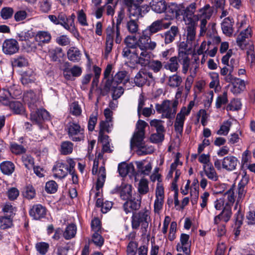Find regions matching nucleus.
Instances as JSON below:
<instances>
[{"label":"nucleus","mask_w":255,"mask_h":255,"mask_svg":"<svg viewBox=\"0 0 255 255\" xmlns=\"http://www.w3.org/2000/svg\"><path fill=\"white\" fill-rule=\"evenodd\" d=\"M146 38L140 40L139 48H124L122 52V56L129 60L133 64H139L142 66L148 65L150 69L154 73L159 72L163 67L161 61L158 60L150 61L151 51L156 47L155 42L148 43Z\"/></svg>","instance_id":"nucleus-1"},{"label":"nucleus","mask_w":255,"mask_h":255,"mask_svg":"<svg viewBox=\"0 0 255 255\" xmlns=\"http://www.w3.org/2000/svg\"><path fill=\"white\" fill-rule=\"evenodd\" d=\"M162 20H157L153 22L142 32V34L137 39L135 36L128 35L124 39V42L126 45L124 48H139L140 40L144 38L148 39V43L154 42L152 41L150 36L162 30Z\"/></svg>","instance_id":"nucleus-2"},{"label":"nucleus","mask_w":255,"mask_h":255,"mask_svg":"<svg viewBox=\"0 0 255 255\" xmlns=\"http://www.w3.org/2000/svg\"><path fill=\"white\" fill-rule=\"evenodd\" d=\"M76 162L70 158L66 159L65 162H56L52 170L54 176L59 179L65 178L69 173L72 176V180L74 184H77L78 182V176L75 173V166Z\"/></svg>","instance_id":"nucleus-3"},{"label":"nucleus","mask_w":255,"mask_h":255,"mask_svg":"<svg viewBox=\"0 0 255 255\" xmlns=\"http://www.w3.org/2000/svg\"><path fill=\"white\" fill-rule=\"evenodd\" d=\"M150 221V211L144 208L138 212L133 213L131 217V226L134 230L138 229L141 226L142 233L145 234Z\"/></svg>","instance_id":"nucleus-4"},{"label":"nucleus","mask_w":255,"mask_h":255,"mask_svg":"<svg viewBox=\"0 0 255 255\" xmlns=\"http://www.w3.org/2000/svg\"><path fill=\"white\" fill-rule=\"evenodd\" d=\"M125 17V11L123 9H121L118 11V16L116 18V22L113 21L112 25L109 26L107 27V41L110 44L112 42V36L115 33L116 34V43L120 44L122 41V36L120 31V25Z\"/></svg>","instance_id":"nucleus-5"},{"label":"nucleus","mask_w":255,"mask_h":255,"mask_svg":"<svg viewBox=\"0 0 255 255\" xmlns=\"http://www.w3.org/2000/svg\"><path fill=\"white\" fill-rule=\"evenodd\" d=\"M144 0H124L125 4L128 8L129 17L139 18L147 13L149 7L147 5H140Z\"/></svg>","instance_id":"nucleus-6"},{"label":"nucleus","mask_w":255,"mask_h":255,"mask_svg":"<svg viewBox=\"0 0 255 255\" xmlns=\"http://www.w3.org/2000/svg\"><path fill=\"white\" fill-rule=\"evenodd\" d=\"M69 137L73 141H80L85 138L84 129L78 123L70 122L67 125Z\"/></svg>","instance_id":"nucleus-7"},{"label":"nucleus","mask_w":255,"mask_h":255,"mask_svg":"<svg viewBox=\"0 0 255 255\" xmlns=\"http://www.w3.org/2000/svg\"><path fill=\"white\" fill-rule=\"evenodd\" d=\"M110 90L112 91V97L115 100L119 99L124 92V89L122 86H118V84L112 82L110 79H107L105 83L104 89L100 90V95L105 96Z\"/></svg>","instance_id":"nucleus-8"},{"label":"nucleus","mask_w":255,"mask_h":255,"mask_svg":"<svg viewBox=\"0 0 255 255\" xmlns=\"http://www.w3.org/2000/svg\"><path fill=\"white\" fill-rule=\"evenodd\" d=\"M199 13L200 34L202 35L206 32L207 20L210 19L213 14V10L209 4H206L199 10Z\"/></svg>","instance_id":"nucleus-9"},{"label":"nucleus","mask_w":255,"mask_h":255,"mask_svg":"<svg viewBox=\"0 0 255 255\" xmlns=\"http://www.w3.org/2000/svg\"><path fill=\"white\" fill-rule=\"evenodd\" d=\"M196 8V3L192 2L186 8L183 4V11L184 20L185 23H190L192 22H198L199 19V14H194Z\"/></svg>","instance_id":"nucleus-10"},{"label":"nucleus","mask_w":255,"mask_h":255,"mask_svg":"<svg viewBox=\"0 0 255 255\" xmlns=\"http://www.w3.org/2000/svg\"><path fill=\"white\" fill-rule=\"evenodd\" d=\"M23 101L27 105L30 111L37 110L40 104L39 96L31 90L24 94Z\"/></svg>","instance_id":"nucleus-11"},{"label":"nucleus","mask_w":255,"mask_h":255,"mask_svg":"<svg viewBox=\"0 0 255 255\" xmlns=\"http://www.w3.org/2000/svg\"><path fill=\"white\" fill-rule=\"evenodd\" d=\"M179 102L177 100L164 101L162 103L163 108V114L168 119H172L174 117Z\"/></svg>","instance_id":"nucleus-12"},{"label":"nucleus","mask_w":255,"mask_h":255,"mask_svg":"<svg viewBox=\"0 0 255 255\" xmlns=\"http://www.w3.org/2000/svg\"><path fill=\"white\" fill-rule=\"evenodd\" d=\"M30 111V120L33 124L40 126L43 121L47 120L49 118V113L45 109L37 108V110H33Z\"/></svg>","instance_id":"nucleus-13"},{"label":"nucleus","mask_w":255,"mask_h":255,"mask_svg":"<svg viewBox=\"0 0 255 255\" xmlns=\"http://www.w3.org/2000/svg\"><path fill=\"white\" fill-rule=\"evenodd\" d=\"M19 49L18 43L14 39H6L2 43V51L6 55H13L17 53Z\"/></svg>","instance_id":"nucleus-14"},{"label":"nucleus","mask_w":255,"mask_h":255,"mask_svg":"<svg viewBox=\"0 0 255 255\" xmlns=\"http://www.w3.org/2000/svg\"><path fill=\"white\" fill-rule=\"evenodd\" d=\"M111 193H119L121 198L124 200H126L132 197V186L128 184H122L121 186H117L113 189Z\"/></svg>","instance_id":"nucleus-15"},{"label":"nucleus","mask_w":255,"mask_h":255,"mask_svg":"<svg viewBox=\"0 0 255 255\" xmlns=\"http://www.w3.org/2000/svg\"><path fill=\"white\" fill-rule=\"evenodd\" d=\"M123 205V208L126 214L138 210L140 207L141 199L131 197L126 200Z\"/></svg>","instance_id":"nucleus-16"},{"label":"nucleus","mask_w":255,"mask_h":255,"mask_svg":"<svg viewBox=\"0 0 255 255\" xmlns=\"http://www.w3.org/2000/svg\"><path fill=\"white\" fill-rule=\"evenodd\" d=\"M179 33V29L176 26H172L170 29L167 30L163 34H158L156 35L157 37L163 38L165 44H168L172 43L175 39Z\"/></svg>","instance_id":"nucleus-17"},{"label":"nucleus","mask_w":255,"mask_h":255,"mask_svg":"<svg viewBox=\"0 0 255 255\" xmlns=\"http://www.w3.org/2000/svg\"><path fill=\"white\" fill-rule=\"evenodd\" d=\"M232 216V207L224 206L222 212L214 219V224L217 225L222 221L227 223Z\"/></svg>","instance_id":"nucleus-18"},{"label":"nucleus","mask_w":255,"mask_h":255,"mask_svg":"<svg viewBox=\"0 0 255 255\" xmlns=\"http://www.w3.org/2000/svg\"><path fill=\"white\" fill-rule=\"evenodd\" d=\"M239 164L238 158L233 155L225 157L222 161V168L228 171H233Z\"/></svg>","instance_id":"nucleus-19"},{"label":"nucleus","mask_w":255,"mask_h":255,"mask_svg":"<svg viewBox=\"0 0 255 255\" xmlns=\"http://www.w3.org/2000/svg\"><path fill=\"white\" fill-rule=\"evenodd\" d=\"M249 182V177L246 175H244L242 177V179L240 181L238 186V197L237 202L235 207V209H237L238 204L244 198L246 190H245V187L247 185Z\"/></svg>","instance_id":"nucleus-20"},{"label":"nucleus","mask_w":255,"mask_h":255,"mask_svg":"<svg viewBox=\"0 0 255 255\" xmlns=\"http://www.w3.org/2000/svg\"><path fill=\"white\" fill-rule=\"evenodd\" d=\"M29 215L35 220H39L45 217L46 209L41 204L33 205L29 211Z\"/></svg>","instance_id":"nucleus-21"},{"label":"nucleus","mask_w":255,"mask_h":255,"mask_svg":"<svg viewBox=\"0 0 255 255\" xmlns=\"http://www.w3.org/2000/svg\"><path fill=\"white\" fill-rule=\"evenodd\" d=\"M252 36L251 28L248 27L246 29L242 31L237 38V45L242 49L246 48L247 45V39H249Z\"/></svg>","instance_id":"nucleus-22"},{"label":"nucleus","mask_w":255,"mask_h":255,"mask_svg":"<svg viewBox=\"0 0 255 255\" xmlns=\"http://www.w3.org/2000/svg\"><path fill=\"white\" fill-rule=\"evenodd\" d=\"M52 36L48 31H38L35 36V41L39 46L48 44L51 42Z\"/></svg>","instance_id":"nucleus-23"},{"label":"nucleus","mask_w":255,"mask_h":255,"mask_svg":"<svg viewBox=\"0 0 255 255\" xmlns=\"http://www.w3.org/2000/svg\"><path fill=\"white\" fill-rule=\"evenodd\" d=\"M183 4H177L171 3L168 6L166 5V9L165 12L170 14V17H176L182 15Z\"/></svg>","instance_id":"nucleus-24"},{"label":"nucleus","mask_w":255,"mask_h":255,"mask_svg":"<svg viewBox=\"0 0 255 255\" xmlns=\"http://www.w3.org/2000/svg\"><path fill=\"white\" fill-rule=\"evenodd\" d=\"M177 58L178 62L182 65L183 73L186 74L188 70L190 63L188 53L187 51H179Z\"/></svg>","instance_id":"nucleus-25"},{"label":"nucleus","mask_w":255,"mask_h":255,"mask_svg":"<svg viewBox=\"0 0 255 255\" xmlns=\"http://www.w3.org/2000/svg\"><path fill=\"white\" fill-rule=\"evenodd\" d=\"M186 42L188 44H192L196 37V29L197 26V22H192L190 23H186Z\"/></svg>","instance_id":"nucleus-26"},{"label":"nucleus","mask_w":255,"mask_h":255,"mask_svg":"<svg viewBox=\"0 0 255 255\" xmlns=\"http://www.w3.org/2000/svg\"><path fill=\"white\" fill-rule=\"evenodd\" d=\"M234 21L230 17L225 18L221 24L222 30L224 34L226 35L230 36L233 33V24Z\"/></svg>","instance_id":"nucleus-27"},{"label":"nucleus","mask_w":255,"mask_h":255,"mask_svg":"<svg viewBox=\"0 0 255 255\" xmlns=\"http://www.w3.org/2000/svg\"><path fill=\"white\" fill-rule=\"evenodd\" d=\"M106 178V169L104 166H101L100 167L98 175V179L96 185V189L97 192L96 193V196H98L100 194L99 190L101 189L105 183V180Z\"/></svg>","instance_id":"nucleus-28"},{"label":"nucleus","mask_w":255,"mask_h":255,"mask_svg":"<svg viewBox=\"0 0 255 255\" xmlns=\"http://www.w3.org/2000/svg\"><path fill=\"white\" fill-rule=\"evenodd\" d=\"M232 87L231 91L234 94H239L243 92L246 89L245 82L244 80L240 78H236L231 84Z\"/></svg>","instance_id":"nucleus-29"},{"label":"nucleus","mask_w":255,"mask_h":255,"mask_svg":"<svg viewBox=\"0 0 255 255\" xmlns=\"http://www.w3.org/2000/svg\"><path fill=\"white\" fill-rule=\"evenodd\" d=\"M35 80V74L31 70H27L21 74V81L23 85L28 86L34 83Z\"/></svg>","instance_id":"nucleus-30"},{"label":"nucleus","mask_w":255,"mask_h":255,"mask_svg":"<svg viewBox=\"0 0 255 255\" xmlns=\"http://www.w3.org/2000/svg\"><path fill=\"white\" fill-rule=\"evenodd\" d=\"M151 9L156 13H161L166 9V3L164 0H152L150 2Z\"/></svg>","instance_id":"nucleus-31"},{"label":"nucleus","mask_w":255,"mask_h":255,"mask_svg":"<svg viewBox=\"0 0 255 255\" xmlns=\"http://www.w3.org/2000/svg\"><path fill=\"white\" fill-rule=\"evenodd\" d=\"M118 171L121 176L125 177L128 173L133 175L134 173V167L132 163H122L119 164Z\"/></svg>","instance_id":"nucleus-32"},{"label":"nucleus","mask_w":255,"mask_h":255,"mask_svg":"<svg viewBox=\"0 0 255 255\" xmlns=\"http://www.w3.org/2000/svg\"><path fill=\"white\" fill-rule=\"evenodd\" d=\"M68 59L73 62H78L80 61L82 53L81 51L77 47H70L67 53Z\"/></svg>","instance_id":"nucleus-33"},{"label":"nucleus","mask_w":255,"mask_h":255,"mask_svg":"<svg viewBox=\"0 0 255 255\" xmlns=\"http://www.w3.org/2000/svg\"><path fill=\"white\" fill-rule=\"evenodd\" d=\"M129 19L127 20L126 27L128 32L130 34H136L139 30V25L138 23V19L134 17L135 19H132L131 16L129 17V14H128Z\"/></svg>","instance_id":"nucleus-34"},{"label":"nucleus","mask_w":255,"mask_h":255,"mask_svg":"<svg viewBox=\"0 0 255 255\" xmlns=\"http://www.w3.org/2000/svg\"><path fill=\"white\" fill-rule=\"evenodd\" d=\"M203 169L206 176L210 180L216 181L218 180V175L212 163L203 166Z\"/></svg>","instance_id":"nucleus-35"},{"label":"nucleus","mask_w":255,"mask_h":255,"mask_svg":"<svg viewBox=\"0 0 255 255\" xmlns=\"http://www.w3.org/2000/svg\"><path fill=\"white\" fill-rule=\"evenodd\" d=\"M182 77L177 74H175L168 77L167 84L172 88H178L182 84Z\"/></svg>","instance_id":"nucleus-36"},{"label":"nucleus","mask_w":255,"mask_h":255,"mask_svg":"<svg viewBox=\"0 0 255 255\" xmlns=\"http://www.w3.org/2000/svg\"><path fill=\"white\" fill-rule=\"evenodd\" d=\"M110 80L112 82L117 84L122 83L125 84L129 81V77L127 71H121L116 73L114 77Z\"/></svg>","instance_id":"nucleus-37"},{"label":"nucleus","mask_w":255,"mask_h":255,"mask_svg":"<svg viewBox=\"0 0 255 255\" xmlns=\"http://www.w3.org/2000/svg\"><path fill=\"white\" fill-rule=\"evenodd\" d=\"M77 233V227L75 224L71 223L67 226L63 231V236L66 240H70L75 237Z\"/></svg>","instance_id":"nucleus-38"},{"label":"nucleus","mask_w":255,"mask_h":255,"mask_svg":"<svg viewBox=\"0 0 255 255\" xmlns=\"http://www.w3.org/2000/svg\"><path fill=\"white\" fill-rule=\"evenodd\" d=\"M64 54L61 48L57 47L49 51V56L52 61H60Z\"/></svg>","instance_id":"nucleus-39"},{"label":"nucleus","mask_w":255,"mask_h":255,"mask_svg":"<svg viewBox=\"0 0 255 255\" xmlns=\"http://www.w3.org/2000/svg\"><path fill=\"white\" fill-rule=\"evenodd\" d=\"M180 65L179 62L177 61V58L176 56H173L169 59V61L165 63L164 65V68L169 70L171 72H176Z\"/></svg>","instance_id":"nucleus-40"},{"label":"nucleus","mask_w":255,"mask_h":255,"mask_svg":"<svg viewBox=\"0 0 255 255\" xmlns=\"http://www.w3.org/2000/svg\"><path fill=\"white\" fill-rule=\"evenodd\" d=\"M224 196L223 200L225 201V206L232 207L235 201V192L233 188L232 187L226 191Z\"/></svg>","instance_id":"nucleus-41"},{"label":"nucleus","mask_w":255,"mask_h":255,"mask_svg":"<svg viewBox=\"0 0 255 255\" xmlns=\"http://www.w3.org/2000/svg\"><path fill=\"white\" fill-rule=\"evenodd\" d=\"M13 226V218L7 216H0V229L5 230Z\"/></svg>","instance_id":"nucleus-42"},{"label":"nucleus","mask_w":255,"mask_h":255,"mask_svg":"<svg viewBox=\"0 0 255 255\" xmlns=\"http://www.w3.org/2000/svg\"><path fill=\"white\" fill-rule=\"evenodd\" d=\"M136 165L138 169V171L143 175H149L151 169L152 165L150 163H148L146 165L144 166L143 162L142 161H136Z\"/></svg>","instance_id":"nucleus-43"},{"label":"nucleus","mask_w":255,"mask_h":255,"mask_svg":"<svg viewBox=\"0 0 255 255\" xmlns=\"http://www.w3.org/2000/svg\"><path fill=\"white\" fill-rule=\"evenodd\" d=\"M8 105L15 114H22L25 112L23 105L19 101L10 102Z\"/></svg>","instance_id":"nucleus-44"},{"label":"nucleus","mask_w":255,"mask_h":255,"mask_svg":"<svg viewBox=\"0 0 255 255\" xmlns=\"http://www.w3.org/2000/svg\"><path fill=\"white\" fill-rule=\"evenodd\" d=\"M1 172L6 175H10L14 170V165L11 162L4 161L0 165Z\"/></svg>","instance_id":"nucleus-45"},{"label":"nucleus","mask_w":255,"mask_h":255,"mask_svg":"<svg viewBox=\"0 0 255 255\" xmlns=\"http://www.w3.org/2000/svg\"><path fill=\"white\" fill-rule=\"evenodd\" d=\"M28 59L23 55H18L14 58L12 64L13 67H22L28 65Z\"/></svg>","instance_id":"nucleus-46"},{"label":"nucleus","mask_w":255,"mask_h":255,"mask_svg":"<svg viewBox=\"0 0 255 255\" xmlns=\"http://www.w3.org/2000/svg\"><path fill=\"white\" fill-rule=\"evenodd\" d=\"M146 77L144 73V70H140L134 78V82L138 87H142L146 83Z\"/></svg>","instance_id":"nucleus-47"},{"label":"nucleus","mask_w":255,"mask_h":255,"mask_svg":"<svg viewBox=\"0 0 255 255\" xmlns=\"http://www.w3.org/2000/svg\"><path fill=\"white\" fill-rule=\"evenodd\" d=\"M17 35L19 40L26 41L35 37V34L32 29H30L20 31Z\"/></svg>","instance_id":"nucleus-48"},{"label":"nucleus","mask_w":255,"mask_h":255,"mask_svg":"<svg viewBox=\"0 0 255 255\" xmlns=\"http://www.w3.org/2000/svg\"><path fill=\"white\" fill-rule=\"evenodd\" d=\"M73 144L69 141H63L61 143L60 152L62 154L67 155L72 152Z\"/></svg>","instance_id":"nucleus-49"},{"label":"nucleus","mask_w":255,"mask_h":255,"mask_svg":"<svg viewBox=\"0 0 255 255\" xmlns=\"http://www.w3.org/2000/svg\"><path fill=\"white\" fill-rule=\"evenodd\" d=\"M232 122L230 120L224 121L220 126V129L217 131V133L218 135H227L232 126Z\"/></svg>","instance_id":"nucleus-50"},{"label":"nucleus","mask_w":255,"mask_h":255,"mask_svg":"<svg viewBox=\"0 0 255 255\" xmlns=\"http://www.w3.org/2000/svg\"><path fill=\"white\" fill-rule=\"evenodd\" d=\"M144 138V135H140L139 133L135 132L131 139L130 145L131 146H135L138 148L143 144V140Z\"/></svg>","instance_id":"nucleus-51"},{"label":"nucleus","mask_w":255,"mask_h":255,"mask_svg":"<svg viewBox=\"0 0 255 255\" xmlns=\"http://www.w3.org/2000/svg\"><path fill=\"white\" fill-rule=\"evenodd\" d=\"M185 120V118L180 117V115L176 116L174 127L175 131L180 134H181L183 132Z\"/></svg>","instance_id":"nucleus-52"},{"label":"nucleus","mask_w":255,"mask_h":255,"mask_svg":"<svg viewBox=\"0 0 255 255\" xmlns=\"http://www.w3.org/2000/svg\"><path fill=\"white\" fill-rule=\"evenodd\" d=\"M106 41H105V56L108 57L110 53L112 51L114 45V41L116 43V34H114L112 36V42L110 44L107 41V28L106 30Z\"/></svg>","instance_id":"nucleus-53"},{"label":"nucleus","mask_w":255,"mask_h":255,"mask_svg":"<svg viewBox=\"0 0 255 255\" xmlns=\"http://www.w3.org/2000/svg\"><path fill=\"white\" fill-rule=\"evenodd\" d=\"M16 211V208L13 207L9 203H6L2 208V211L3 212L4 215L12 218L15 215Z\"/></svg>","instance_id":"nucleus-54"},{"label":"nucleus","mask_w":255,"mask_h":255,"mask_svg":"<svg viewBox=\"0 0 255 255\" xmlns=\"http://www.w3.org/2000/svg\"><path fill=\"white\" fill-rule=\"evenodd\" d=\"M10 94L9 92L5 89L0 90V102L3 105L7 106L10 103L9 97Z\"/></svg>","instance_id":"nucleus-55"},{"label":"nucleus","mask_w":255,"mask_h":255,"mask_svg":"<svg viewBox=\"0 0 255 255\" xmlns=\"http://www.w3.org/2000/svg\"><path fill=\"white\" fill-rule=\"evenodd\" d=\"M154 152V148L152 146L145 145L144 143L138 148L137 153L138 154L146 155L151 154Z\"/></svg>","instance_id":"nucleus-56"},{"label":"nucleus","mask_w":255,"mask_h":255,"mask_svg":"<svg viewBox=\"0 0 255 255\" xmlns=\"http://www.w3.org/2000/svg\"><path fill=\"white\" fill-rule=\"evenodd\" d=\"M10 150L15 154H21L26 151V149L21 145H19L15 142H12L10 144Z\"/></svg>","instance_id":"nucleus-57"},{"label":"nucleus","mask_w":255,"mask_h":255,"mask_svg":"<svg viewBox=\"0 0 255 255\" xmlns=\"http://www.w3.org/2000/svg\"><path fill=\"white\" fill-rule=\"evenodd\" d=\"M148 181L142 178L138 184V191L141 194H145L148 192Z\"/></svg>","instance_id":"nucleus-58"},{"label":"nucleus","mask_w":255,"mask_h":255,"mask_svg":"<svg viewBox=\"0 0 255 255\" xmlns=\"http://www.w3.org/2000/svg\"><path fill=\"white\" fill-rule=\"evenodd\" d=\"M77 20L81 26H88L89 25L86 14L83 9L80 10L77 12Z\"/></svg>","instance_id":"nucleus-59"},{"label":"nucleus","mask_w":255,"mask_h":255,"mask_svg":"<svg viewBox=\"0 0 255 255\" xmlns=\"http://www.w3.org/2000/svg\"><path fill=\"white\" fill-rule=\"evenodd\" d=\"M14 10L12 7H4L0 11V16L3 19H8L12 17Z\"/></svg>","instance_id":"nucleus-60"},{"label":"nucleus","mask_w":255,"mask_h":255,"mask_svg":"<svg viewBox=\"0 0 255 255\" xmlns=\"http://www.w3.org/2000/svg\"><path fill=\"white\" fill-rule=\"evenodd\" d=\"M45 191L50 194H52L55 193L58 189V185L57 183L51 180L47 182H46L45 187Z\"/></svg>","instance_id":"nucleus-61"},{"label":"nucleus","mask_w":255,"mask_h":255,"mask_svg":"<svg viewBox=\"0 0 255 255\" xmlns=\"http://www.w3.org/2000/svg\"><path fill=\"white\" fill-rule=\"evenodd\" d=\"M23 47L27 52H35L37 49L35 42L30 40L25 41L23 44Z\"/></svg>","instance_id":"nucleus-62"},{"label":"nucleus","mask_w":255,"mask_h":255,"mask_svg":"<svg viewBox=\"0 0 255 255\" xmlns=\"http://www.w3.org/2000/svg\"><path fill=\"white\" fill-rule=\"evenodd\" d=\"M138 244L135 242L131 241L127 246V255H135L137 251Z\"/></svg>","instance_id":"nucleus-63"},{"label":"nucleus","mask_w":255,"mask_h":255,"mask_svg":"<svg viewBox=\"0 0 255 255\" xmlns=\"http://www.w3.org/2000/svg\"><path fill=\"white\" fill-rule=\"evenodd\" d=\"M49 244L45 242H40L36 244L35 248L37 252L41 255H44L49 249Z\"/></svg>","instance_id":"nucleus-64"}]
</instances>
